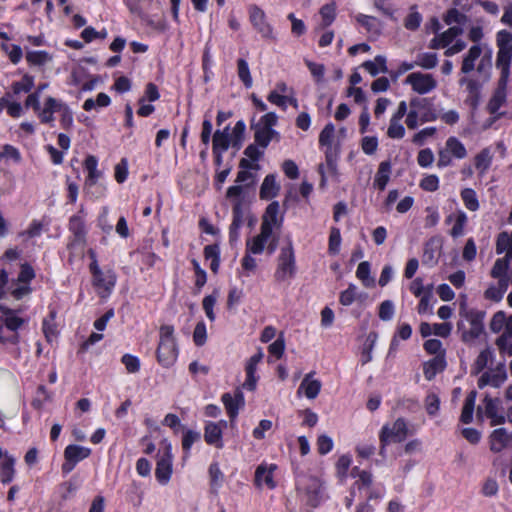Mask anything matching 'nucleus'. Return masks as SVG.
Here are the masks:
<instances>
[{
  "instance_id": "f257e3e1",
  "label": "nucleus",
  "mask_w": 512,
  "mask_h": 512,
  "mask_svg": "<svg viewBox=\"0 0 512 512\" xmlns=\"http://www.w3.org/2000/svg\"><path fill=\"white\" fill-rule=\"evenodd\" d=\"M157 360L164 368L171 367L178 357V346L172 325H162L159 329V344L156 351Z\"/></svg>"
},
{
  "instance_id": "f03ea898",
  "label": "nucleus",
  "mask_w": 512,
  "mask_h": 512,
  "mask_svg": "<svg viewBox=\"0 0 512 512\" xmlns=\"http://www.w3.org/2000/svg\"><path fill=\"white\" fill-rule=\"evenodd\" d=\"M277 121V115L274 112H268L257 123H251V129L254 130V140L258 146L265 149L272 140H280L279 132L273 129Z\"/></svg>"
},
{
  "instance_id": "7ed1b4c3",
  "label": "nucleus",
  "mask_w": 512,
  "mask_h": 512,
  "mask_svg": "<svg viewBox=\"0 0 512 512\" xmlns=\"http://www.w3.org/2000/svg\"><path fill=\"white\" fill-rule=\"evenodd\" d=\"M496 44L498 47L496 67L500 70V75L509 76L512 62V33L500 30L496 35Z\"/></svg>"
},
{
  "instance_id": "20e7f679",
  "label": "nucleus",
  "mask_w": 512,
  "mask_h": 512,
  "mask_svg": "<svg viewBox=\"0 0 512 512\" xmlns=\"http://www.w3.org/2000/svg\"><path fill=\"white\" fill-rule=\"evenodd\" d=\"M296 274V260L292 242L289 241L286 247H282L277 259V268L274 273L275 281L278 283L292 279Z\"/></svg>"
},
{
  "instance_id": "39448f33",
  "label": "nucleus",
  "mask_w": 512,
  "mask_h": 512,
  "mask_svg": "<svg viewBox=\"0 0 512 512\" xmlns=\"http://www.w3.org/2000/svg\"><path fill=\"white\" fill-rule=\"evenodd\" d=\"M297 490L305 496L308 505L318 506L322 498V484L313 476H300L297 479Z\"/></svg>"
},
{
  "instance_id": "423d86ee",
  "label": "nucleus",
  "mask_w": 512,
  "mask_h": 512,
  "mask_svg": "<svg viewBox=\"0 0 512 512\" xmlns=\"http://www.w3.org/2000/svg\"><path fill=\"white\" fill-rule=\"evenodd\" d=\"M408 428L403 418H398L390 427L384 425L381 429L379 439L380 443L388 445L390 443H400L406 439Z\"/></svg>"
},
{
  "instance_id": "0eeeda50",
  "label": "nucleus",
  "mask_w": 512,
  "mask_h": 512,
  "mask_svg": "<svg viewBox=\"0 0 512 512\" xmlns=\"http://www.w3.org/2000/svg\"><path fill=\"white\" fill-rule=\"evenodd\" d=\"M163 445V452L159 456L156 470H155V476L156 479L161 484H167L170 480L171 474H172V462H173V455H172V449L171 444L164 440L162 442Z\"/></svg>"
},
{
  "instance_id": "6e6552de",
  "label": "nucleus",
  "mask_w": 512,
  "mask_h": 512,
  "mask_svg": "<svg viewBox=\"0 0 512 512\" xmlns=\"http://www.w3.org/2000/svg\"><path fill=\"white\" fill-rule=\"evenodd\" d=\"M91 454V449L75 444L68 445L64 450L65 462L62 464L61 470L64 474H69L76 464Z\"/></svg>"
},
{
  "instance_id": "1a4fd4ad",
  "label": "nucleus",
  "mask_w": 512,
  "mask_h": 512,
  "mask_svg": "<svg viewBox=\"0 0 512 512\" xmlns=\"http://www.w3.org/2000/svg\"><path fill=\"white\" fill-rule=\"evenodd\" d=\"M405 83L411 85L412 90L418 94H427L437 87V81L433 75L422 72H413L409 74Z\"/></svg>"
},
{
  "instance_id": "9d476101",
  "label": "nucleus",
  "mask_w": 512,
  "mask_h": 512,
  "mask_svg": "<svg viewBox=\"0 0 512 512\" xmlns=\"http://www.w3.org/2000/svg\"><path fill=\"white\" fill-rule=\"evenodd\" d=\"M85 169L88 171V176L85 180L84 191L87 195L98 198L103 195V189L94 192L92 188L96 185L97 180L101 177V172L97 170L98 161L93 155H89L84 162Z\"/></svg>"
},
{
  "instance_id": "9b49d317",
  "label": "nucleus",
  "mask_w": 512,
  "mask_h": 512,
  "mask_svg": "<svg viewBox=\"0 0 512 512\" xmlns=\"http://www.w3.org/2000/svg\"><path fill=\"white\" fill-rule=\"evenodd\" d=\"M465 317L470 322L471 328L462 333L461 339L464 342H469L477 339L482 334L484 330L483 320L485 318V312L470 310L465 313Z\"/></svg>"
},
{
  "instance_id": "f8f14e48",
  "label": "nucleus",
  "mask_w": 512,
  "mask_h": 512,
  "mask_svg": "<svg viewBox=\"0 0 512 512\" xmlns=\"http://www.w3.org/2000/svg\"><path fill=\"white\" fill-rule=\"evenodd\" d=\"M508 81L509 76L500 75L497 88L486 107L487 111L491 115H495L499 111L500 107L506 102Z\"/></svg>"
},
{
  "instance_id": "ddd939ff",
  "label": "nucleus",
  "mask_w": 512,
  "mask_h": 512,
  "mask_svg": "<svg viewBox=\"0 0 512 512\" xmlns=\"http://www.w3.org/2000/svg\"><path fill=\"white\" fill-rule=\"evenodd\" d=\"M93 283L99 290L101 297L108 296L116 283V276L112 271L102 272L100 269L93 270Z\"/></svg>"
},
{
  "instance_id": "4468645a",
  "label": "nucleus",
  "mask_w": 512,
  "mask_h": 512,
  "mask_svg": "<svg viewBox=\"0 0 512 512\" xmlns=\"http://www.w3.org/2000/svg\"><path fill=\"white\" fill-rule=\"evenodd\" d=\"M233 219L229 227V242L231 245L237 243L239 239V229L244 222V210L243 203L240 199H237L232 209Z\"/></svg>"
},
{
  "instance_id": "2eb2a0df",
  "label": "nucleus",
  "mask_w": 512,
  "mask_h": 512,
  "mask_svg": "<svg viewBox=\"0 0 512 512\" xmlns=\"http://www.w3.org/2000/svg\"><path fill=\"white\" fill-rule=\"evenodd\" d=\"M490 450L498 453L504 449L512 447V433L505 428L495 429L489 437Z\"/></svg>"
},
{
  "instance_id": "dca6fc26",
  "label": "nucleus",
  "mask_w": 512,
  "mask_h": 512,
  "mask_svg": "<svg viewBox=\"0 0 512 512\" xmlns=\"http://www.w3.org/2000/svg\"><path fill=\"white\" fill-rule=\"evenodd\" d=\"M250 21L262 37L273 38V29L270 24L266 22L265 13L259 7L253 6L250 9Z\"/></svg>"
},
{
  "instance_id": "f3484780",
  "label": "nucleus",
  "mask_w": 512,
  "mask_h": 512,
  "mask_svg": "<svg viewBox=\"0 0 512 512\" xmlns=\"http://www.w3.org/2000/svg\"><path fill=\"white\" fill-rule=\"evenodd\" d=\"M222 402L225 406L228 416L233 422L238 415L240 407L244 406V395L240 390H237L234 396L229 393H225L222 395Z\"/></svg>"
},
{
  "instance_id": "a211bd4d",
  "label": "nucleus",
  "mask_w": 512,
  "mask_h": 512,
  "mask_svg": "<svg viewBox=\"0 0 512 512\" xmlns=\"http://www.w3.org/2000/svg\"><path fill=\"white\" fill-rule=\"evenodd\" d=\"M447 366L446 358L443 353L436 355L432 359L424 362L423 374L426 380L431 381L438 373L445 370Z\"/></svg>"
},
{
  "instance_id": "6ab92c4d",
  "label": "nucleus",
  "mask_w": 512,
  "mask_h": 512,
  "mask_svg": "<svg viewBox=\"0 0 512 512\" xmlns=\"http://www.w3.org/2000/svg\"><path fill=\"white\" fill-rule=\"evenodd\" d=\"M263 353L258 351L256 354L251 356L246 364V380L243 383V387L249 391H253L256 388L257 377L255 376L256 368L258 363L262 360Z\"/></svg>"
},
{
  "instance_id": "aec40b11",
  "label": "nucleus",
  "mask_w": 512,
  "mask_h": 512,
  "mask_svg": "<svg viewBox=\"0 0 512 512\" xmlns=\"http://www.w3.org/2000/svg\"><path fill=\"white\" fill-rule=\"evenodd\" d=\"M314 375V372H310L305 375L303 378L297 393L300 394L301 392H304L305 396L308 399H314L318 396L320 390H321V382L317 379H312Z\"/></svg>"
},
{
  "instance_id": "412c9836",
  "label": "nucleus",
  "mask_w": 512,
  "mask_h": 512,
  "mask_svg": "<svg viewBox=\"0 0 512 512\" xmlns=\"http://www.w3.org/2000/svg\"><path fill=\"white\" fill-rule=\"evenodd\" d=\"M460 85L466 84V89L468 91V96L465 102L472 108L476 109L480 102V84L473 79H468L463 77L459 80Z\"/></svg>"
},
{
  "instance_id": "4be33fe9",
  "label": "nucleus",
  "mask_w": 512,
  "mask_h": 512,
  "mask_svg": "<svg viewBox=\"0 0 512 512\" xmlns=\"http://www.w3.org/2000/svg\"><path fill=\"white\" fill-rule=\"evenodd\" d=\"M222 427L215 422H208L204 429V439L207 444L213 445L216 448H223L222 440Z\"/></svg>"
},
{
  "instance_id": "5701e85b",
  "label": "nucleus",
  "mask_w": 512,
  "mask_h": 512,
  "mask_svg": "<svg viewBox=\"0 0 512 512\" xmlns=\"http://www.w3.org/2000/svg\"><path fill=\"white\" fill-rule=\"evenodd\" d=\"M0 311L3 317H0V322H3L7 329L17 332V330L24 324V320L18 316L14 310L4 306L0 303Z\"/></svg>"
},
{
  "instance_id": "b1692460",
  "label": "nucleus",
  "mask_w": 512,
  "mask_h": 512,
  "mask_svg": "<svg viewBox=\"0 0 512 512\" xmlns=\"http://www.w3.org/2000/svg\"><path fill=\"white\" fill-rule=\"evenodd\" d=\"M274 469V465H270V467H267L266 465L263 464L258 466L255 472L256 485L262 486L263 484H265L268 488L273 489L275 487V482L273 480Z\"/></svg>"
},
{
  "instance_id": "393cba45",
  "label": "nucleus",
  "mask_w": 512,
  "mask_h": 512,
  "mask_svg": "<svg viewBox=\"0 0 512 512\" xmlns=\"http://www.w3.org/2000/svg\"><path fill=\"white\" fill-rule=\"evenodd\" d=\"M391 169L390 161H383L379 164L373 185L380 191L385 190L390 179Z\"/></svg>"
},
{
  "instance_id": "a878e982",
  "label": "nucleus",
  "mask_w": 512,
  "mask_h": 512,
  "mask_svg": "<svg viewBox=\"0 0 512 512\" xmlns=\"http://www.w3.org/2000/svg\"><path fill=\"white\" fill-rule=\"evenodd\" d=\"M69 230L74 235V242L83 244L85 242L86 229L84 220L79 215H73L69 220Z\"/></svg>"
},
{
  "instance_id": "bb28decb",
  "label": "nucleus",
  "mask_w": 512,
  "mask_h": 512,
  "mask_svg": "<svg viewBox=\"0 0 512 512\" xmlns=\"http://www.w3.org/2000/svg\"><path fill=\"white\" fill-rule=\"evenodd\" d=\"M279 186L276 184L275 176L273 174L267 175L260 188L261 199H271L277 195Z\"/></svg>"
},
{
  "instance_id": "cd10ccee",
  "label": "nucleus",
  "mask_w": 512,
  "mask_h": 512,
  "mask_svg": "<svg viewBox=\"0 0 512 512\" xmlns=\"http://www.w3.org/2000/svg\"><path fill=\"white\" fill-rule=\"evenodd\" d=\"M476 396L477 392L473 390L467 395L464 401V405L460 416V421L463 422L464 424H469L473 420V411L475 408Z\"/></svg>"
},
{
  "instance_id": "c85d7f7f",
  "label": "nucleus",
  "mask_w": 512,
  "mask_h": 512,
  "mask_svg": "<svg viewBox=\"0 0 512 512\" xmlns=\"http://www.w3.org/2000/svg\"><path fill=\"white\" fill-rule=\"evenodd\" d=\"M482 49L479 45H473L462 62L461 71L464 74L471 72L475 68V61L480 57Z\"/></svg>"
},
{
  "instance_id": "c756f323",
  "label": "nucleus",
  "mask_w": 512,
  "mask_h": 512,
  "mask_svg": "<svg viewBox=\"0 0 512 512\" xmlns=\"http://www.w3.org/2000/svg\"><path fill=\"white\" fill-rule=\"evenodd\" d=\"M362 66L372 76H376L379 72L386 73L388 71L386 58L382 55H377L373 61H365Z\"/></svg>"
},
{
  "instance_id": "7c9ffc66",
  "label": "nucleus",
  "mask_w": 512,
  "mask_h": 512,
  "mask_svg": "<svg viewBox=\"0 0 512 512\" xmlns=\"http://www.w3.org/2000/svg\"><path fill=\"white\" fill-rule=\"evenodd\" d=\"M56 312L51 311L48 317L44 318L42 330L48 342H52L57 337V327L55 323Z\"/></svg>"
},
{
  "instance_id": "2f4dec72",
  "label": "nucleus",
  "mask_w": 512,
  "mask_h": 512,
  "mask_svg": "<svg viewBox=\"0 0 512 512\" xmlns=\"http://www.w3.org/2000/svg\"><path fill=\"white\" fill-rule=\"evenodd\" d=\"M492 153L490 148H484L482 149L476 156H475V167L477 170H479L480 174H484L492 163Z\"/></svg>"
},
{
  "instance_id": "473e14b6",
  "label": "nucleus",
  "mask_w": 512,
  "mask_h": 512,
  "mask_svg": "<svg viewBox=\"0 0 512 512\" xmlns=\"http://www.w3.org/2000/svg\"><path fill=\"white\" fill-rule=\"evenodd\" d=\"M268 101L286 110L287 103L298 109V101L294 97L280 95L277 91H271L267 97Z\"/></svg>"
},
{
  "instance_id": "72a5a7b5",
  "label": "nucleus",
  "mask_w": 512,
  "mask_h": 512,
  "mask_svg": "<svg viewBox=\"0 0 512 512\" xmlns=\"http://www.w3.org/2000/svg\"><path fill=\"white\" fill-rule=\"evenodd\" d=\"M245 130H246L245 122L243 120L237 121L232 130L231 136H230L231 146L236 151H238L242 146Z\"/></svg>"
},
{
  "instance_id": "f704fd0d",
  "label": "nucleus",
  "mask_w": 512,
  "mask_h": 512,
  "mask_svg": "<svg viewBox=\"0 0 512 512\" xmlns=\"http://www.w3.org/2000/svg\"><path fill=\"white\" fill-rule=\"evenodd\" d=\"M320 15L322 17L321 28L330 26L336 17V3L331 1L323 5L320 9Z\"/></svg>"
},
{
  "instance_id": "c9c22d12",
  "label": "nucleus",
  "mask_w": 512,
  "mask_h": 512,
  "mask_svg": "<svg viewBox=\"0 0 512 512\" xmlns=\"http://www.w3.org/2000/svg\"><path fill=\"white\" fill-rule=\"evenodd\" d=\"M14 463L15 460L12 457L6 456L1 464L0 480L3 484H8L13 480L14 477Z\"/></svg>"
},
{
  "instance_id": "e433bc0d",
  "label": "nucleus",
  "mask_w": 512,
  "mask_h": 512,
  "mask_svg": "<svg viewBox=\"0 0 512 512\" xmlns=\"http://www.w3.org/2000/svg\"><path fill=\"white\" fill-rule=\"evenodd\" d=\"M446 149L457 159H463L467 156L465 146L456 137H449L447 139Z\"/></svg>"
},
{
  "instance_id": "4c0bfd02",
  "label": "nucleus",
  "mask_w": 512,
  "mask_h": 512,
  "mask_svg": "<svg viewBox=\"0 0 512 512\" xmlns=\"http://www.w3.org/2000/svg\"><path fill=\"white\" fill-rule=\"evenodd\" d=\"M237 73L239 79L246 88H251L253 84L250 69L246 60L240 58L237 60Z\"/></svg>"
},
{
  "instance_id": "58836bf2",
  "label": "nucleus",
  "mask_w": 512,
  "mask_h": 512,
  "mask_svg": "<svg viewBox=\"0 0 512 512\" xmlns=\"http://www.w3.org/2000/svg\"><path fill=\"white\" fill-rule=\"evenodd\" d=\"M416 66L423 69H433L438 64V57L436 53H420L416 56Z\"/></svg>"
},
{
  "instance_id": "ea45409f",
  "label": "nucleus",
  "mask_w": 512,
  "mask_h": 512,
  "mask_svg": "<svg viewBox=\"0 0 512 512\" xmlns=\"http://www.w3.org/2000/svg\"><path fill=\"white\" fill-rule=\"evenodd\" d=\"M52 57L46 51H27L26 60L31 65L42 66L51 61Z\"/></svg>"
},
{
  "instance_id": "a19ab883",
  "label": "nucleus",
  "mask_w": 512,
  "mask_h": 512,
  "mask_svg": "<svg viewBox=\"0 0 512 512\" xmlns=\"http://www.w3.org/2000/svg\"><path fill=\"white\" fill-rule=\"evenodd\" d=\"M461 198L465 207L470 211H477L479 209V201L475 191L471 188H465L461 191Z\"/></svg>"
},
{
  "instance_id": "79ce46f5",
  "label": "nucleus",
  "mask_w": 512,
  "mask_h": 512,
  "mask_svg": "<svg viewBox=\"0 0 512 512\" xmlns=\"http://www.w3.org/2000/svg\"><path fill=\"white\" fill-rule=\"evenodd\" d=\"M356 276L365 287H370L374 284V278L370 277V263L368 261H363L358 265Z\"/></svg>"
},
{
  "instance_id": "37998d69",
  "label": "nucleus",
  "mask_w": 512,
  "mask_h": 512,
  "mask_svg": "<svg viewBox=\"0 0 512 512\" xmlns=\"http://www.w3.org/2000/svg\"><path fill=\"white\" fill-rule=\"evenodd\" d=\"M416 9V5L411 6L410 13L404 21L405 28L411 31L417 30L422 22V15Z\"/></svg>"
},
{
  "instance_id": "c03bdc74",
  "label": "nucleus",
  "mask_w": 512,
  "mask_h": 512,
  "mask_svg": "<svg viewBox=\"0 0 512 512\" xmlns=\"http://www.w3.org/2000/svg\"><path fill=\"white\" fill-rule=\"evenodd\" d=\"M356 21L361 24L368 32L379 33L380 23L373 17L364 14H358Z\"/></svg>"
},
{
  "instance_id": "a18cd8bd",
  "label": "nucleus",
  "mask_w": 512,
  "mask_h": 512,
  "mask_svg": "<svg viewBox=\"0 0 512 512\" xmlns=\"http://www.w3.org/2000/svg\"><path fill=\"white\" fill-rule=\"evenodd\" d=\"M230 145V137L223 135L220 130H216L213 135L212 149L225 152L229 149Z\"/></svg>"
},
{
  "instance_id": "49530a36",
  "label": "nucleus",
  "mask_w": 512,
  "mask_h": 512,
  "mask_svg": "<svg viewBox=\"0 0 512 512\" xmlns=\"http://www.w3.org/2000/svg\"><path fill=\"white\" fill-rule=\"evenodd\" d=\"M47 87H48L47 83H42L38 86V88L35 92L29 94L25 101V107L26 108L32 107L34 109V111H39L40 110V94Z\"/></svg>"
},
{
  "instance_id": "de8ad7c7",
  "label": "nucleus",
  "mask_w": 512,
  "mask_h": 512,
  "mask_svg": "<svg viewBox=\"0 0 512 512\" xmlns=\"http://www.w3.org/2000/svg\"><path fill=\"white\" fill-rule=\"evenodd\" d=\"M34 86V78L28 74H25L21 81L14 82L12 85V90L14 94H19L21 92L28 93Z\"/></svg>"
},
{
  "instance_id": "09e8293b",
  "label": "nucleus",
  "mask_w": 512,
  "mask_h": 512,
  "mask_svg": "<svg viewBox=\"0 0 512 512\" xmlns=\"http://www.w3.org/2000/svg\"><path fill=\"white\" fill-rule=\"evenodd\" d=\"M467 19V16L459 12L456 8L449 9L443 17V21L447 25H452L454 23L464 24Z\"/></svg>"
},
{
  "instance_id": "8fccbe9b",
  "label": "nucleus",
  "mask_w": 512,
  "mask_h": 512,
  "mask_svg": "<svg viewBox=\"0 0 512 512\" xmlns=\"http://www.w3.org/2000/svg\"><path fill=\"white\" fill-rule=\"evenodd\" d=\"M338 157H339V148L338 147H333V146L326 147V151H325L326 164H327L328 169L333 173H336V170H337Z\"/></svg>"
},
{
  "instance_id": "3c124183",
  "label": "nucleus",
  "mask_w": 512,
  "mask_h": 512,
  "mask_svg": "<svg viewBox=\"0 0 512 512\" xmlns=\"http://www.w3.org/2000/svg\"><path fill=\"white\" fill-rule=\"evenodd\" d=\"M466 222H467L466 214L463 211H459L456 216L455 223L450 232V234L453 238H457V237H460L463 235Z\"/></svg>"
},
{
  "instance_id": "603ef678",
  "label": "nucleus",
  "mask_w": 512,
  "mask_h": 512,
  "mask_svg": "<svg viewBox=\"0 0 512 512\" xmlns=\"http://www.w3.org/2000/svg\"><path fill=\"white\" fill-rule=\"evenodd\" d=\"M335 134V126L332 123H328L319 135V144L321 146L329 147L332 146V139Z\"/></svg>"
},
{
  "instance_id": "864d4df0",
  "label": "nucleus",
  "mask_w": 512,
  "mask_h": 512,
  "mask_svg": "<svg viewBox=\"0 0 512 512\" xmlns=\"http://www.w3.org/2000/svg\"><path fill=\"white\" fill-rule=\"evenodd\" d=\"M463 34V29L459 26H452L443 33H441L442 47H447L453 40Z\"/></svg>"
},
{
  "instance_id": "5fc2aeb1",
  "label": "nucleus",
  "mask_w": 512,
  "mask_h": 512,
  "mask_svg": "<svg viewBox=\"0 0 512 512\" xmlns=\"http://www.w3.org/2000/svg\"><path fill=\"white\" fill-rule=\"evenodd\" d=\"M341 234L340 230L336 227H332L329 236L328 250L331 254H337L340 250Z\"/></svg>"
},
{
  "instance_id": "6e6d98bb",
  "label": "nucleus",
  "mask_w": 512,
  "mask_h": 512,
  "mask_svg": "<svg viewBox=\"0 0 512 512\" xmlns=\"http://www.w3.org/2000/svg\"><path fill=\"white\" fill-rule=\"evenodd\" d=\"M394 311V303L391 300H385L379 306L378 316L382 321H390L393 318Z\"/></svg>"
},
{
  "instance_id": "4d7b16f0",
  "label": "nucleus",
  "mask_w": 512,
  "mask_h": 512,
  "mask_svg": "<svg viewBox=\"0 0 512 512\" xmlns=\"http://www.w3.org/2000/svg\"><path fill=\"white\" fill-rule=\"evenodd\" d=\"M387 135L392 139H401L405 135V128L399 120L390 119Z\"/></svg>"
},
{
  "instance_id": "13d9d810",
  "label": "nucleus",
  "mask_w": 512,
  "mask_h": 512,
  "mask_svg": "<svg viewBox=\"0 0 512 512\" xmlns=\"http://www.w3.org/2000/svg\"><path fill=\"white\" fill-rule=\"evenodd\" d=\"M207 339L206 326L203 321L198 322L193 332V341L196 346H203Z\"/></svg>"
},
{
  "instance_id": "bf43d9fd",
  "label": "nucleus",
  "mask_w": 512,
  "mask_h": 512,
  "mask_svg": "<svg viewBox=\"0 0 512 512\" xmlns=\"http://www.w3.org/2000/svg\"><path fill=\"white\" fill-rule=\"evenodd\" d=\"M121 362L124 364L128 373H137L140 370V361L136 356L124 354Z\"/></svg>"
},
{
  "instance_id": "052dcab7",
  "label": "nucleus",
  "mask_w": 512,
  "mask_h": 512,
  "mask_svg": "<svg viewBox=\"0 0 512 512\" xmlns=\"http://www.w3.org/2000/svg\"><path fill=\"white\" fill-rule=\"evenodd\" d=\"M512 248V238L507 232H501L497 237L496 253L502 254L504 251Z\"/></svg>"
},
{
  "instance_id": "680f3d73",
  "label": "nucleus",
  "mask_w": 512,
  "mask_h": 512,
  "mask_svg": "<svg viewBox=\"0 0 512 512\" xmlns=\"http://www.w3.org/2000/svg\"><path fill=\"white\" fill-rule=\"evenodd\" d=\"M201 438V434L197 431H193V430H187L184 435H183V439H182V447H183V450L188 453L190 448L192 447V445L199 441Z\"/></svg>"
},
{
  "instance_id": "e2e57ef3",
  "label": "nucleus",
  "mask_w": 512,
  "mask_h": 512,
  "mask_svg": "<svg viewBox=\"0 0 512 512\" xmlns=\"http://www.w3.org/2000/svg\"><path fill=\"white\" fill-rule=\"evenodd\" d=\"M425 407L429 415H436L440 407L439 397L434 393L428 394L425 398Z\"/></svg>"
},
{
  "instance_id": "0e129e2a",
  "label": "nucleus",
  "mask_w": 512,
  "mask_h": 512,
  "mask_svg": "<svg viewBox=\"0 0 512 512\" xmlns=\"http://www.w3.org/2000/svg\"><path fill=\"white\" fill-rule=\"evenodd\" d=\"M34 277H35V272H34L33 268L29 264L24 263L21 265V269H20V272L17 277V282L28 285L29 282Z\"/></svg>"
},
{
  "instance_id": "69168bd1",
  "label": "nucleus",
  "mask_w": 512,
  "mask_h": 512,
  "mask_svg": "<svg viewBox=\"0 0 512 512\" xmlns=\"http://www.w3.org/2000/svg\"><path fill=\"white\" fill-rule=\"evenodd\" d=\"M423 346L425 351L429 354L436 356L443 353L445 355V349L442 348V342L438 339L426 340Z\"/></svg>"
},
{
  "instance_id": "338daca9",
  "label": "nucleus",
  "mask_w": 512,
  "mask_h": 512,
  "mask_svg": "<svg viewBox=\"0 0 512 512\" xmlns=\"http://www.w3.org/2000/svg\"><path fill=\"white\" fill-rule=\"evenodd\" d=\"M209 476L211 480V486L218 488L223 480V473L221 472L217 463H212L209 467Z\"/></svg>"
},
{
  "instance_id": "774afa93",
  "label": "nucleus",
  "mask_w": 512,
  "mask_h": 512,
  "mask_svg": "<svg viewBox=\"0 0 512 512\" xmlns=\"http://www.w3.org/2000/svg\"><path fill=\"white\" fill-rule=\"evenodd\" d=\"M265 243L266 241L257 235L252 240L247 241V251L253 254H260L264 250Z\"/></svg>"
}]
</instances>
